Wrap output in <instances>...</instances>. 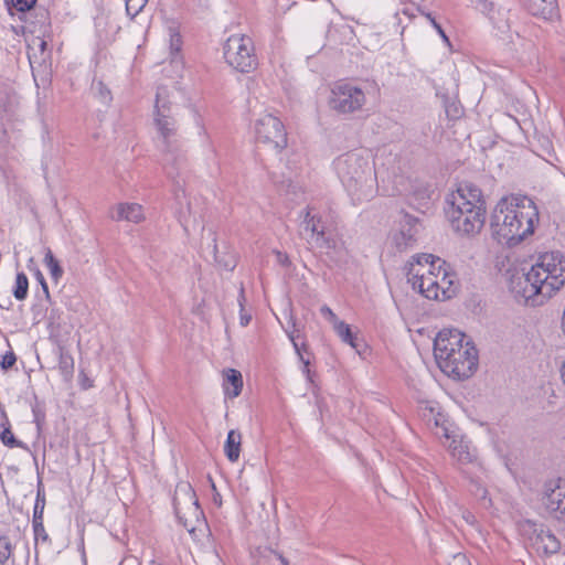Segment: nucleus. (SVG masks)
I'll return each mask as SVG.
<instances>
[{
    "instance_id": "1",
    "label": "nucleus",
    "mask_w": 565,
    "mask_h": 565,
    "mask_svg": "<svg viewBox=\"0 0 565 565\" xmlns=\"http://www.w3.org/2000/svg\"><path fill=\"white\" fill-rule=\"evenodd\" d=\"M537 222L539 211L530 198L505 196L497 203L490 225L499 242L514 246L534 233Z\"/></svg>"
},
{
    "instance_id": "2",
    "label": "nucleus",
    "mask_w": 565,
    "mask_h": 565,
    "mask_svg": "<svg viewBox=\"0 0 565 565\" xmlns=\"http://www.w3.org/2000/svg\"><path fill=\"white\" fill-rule=\"evenodd\" d=\"M437 365L456 380L471 377L479 365V352L472 339L458 329H443L434 340Z\"/></svg>"
},
{
    "instance_id": "3",
    "label": "nucleus",
    "mask_w": 565,
    "mask_h": 565,
    "mask_svg": "<svg viewBox=\"0 0 565 565\" xmlns=\"http://www.w3.org/2000/svg\"><path fill=\"white\" fill-rule=\"evenodd\" d=\"M445 210L451 228L460 236L472 237L484 226L487 207L482 191L472 182H461L447 199Z\"/></svg>"
},
{
    "instance_id": "4",
    "label": "nucleus",
    "mask_w": 565,
    "mask_h": 565,
    "mask_svg": "<svg viewBox=\"0 0 565 565\" xmlns=\"http://www.w3.org/2000/svg\"><path fill=\"white\" fill-rule=\"evenodd\" d=\"M153 125L158 135V148L163 154V167L169 178L179 175L174 166H181L183 156L178 138V120L173 111L169 92L158 87L153 109Z\"/></svg>"
},
{
    "instance_id": "5",
    "label": "nucleus",
    "mask_w": 565,
    "mask_h": 565,
    "mask_svg": "<svg viewBox=\"0 0 565 565\" xmlns=\"http://www.w3.org/2000/svg\"><path fill=\"white\" fill-rule=\"evenodd\" d=\"M334 170L353 201L362 202L373 196L376 173L373 162L359 151H350L338 157Z\"/></svg>"
},
{
    "instance_id": "6",
    "label": "nucleus",
    "mask_w": 565,
    "mask_h": 565,
    "mask_svg": "<svg viewBox=\"0 0 565 565\" xmlns=\"http://www.w3.org/2000/svg\"><path fill=\"white\" fill-rule=\"evenodd\" d=\"M531 270L545 289V295L552 297L565 284V256L558 250L541 254Z\"/></svg>"
},
{
    "instance_id": "7",
    "label": "nucleus",
    "mask_w": 565,
    "mask_h": 565,
    "mask_svg": "<svg viewBox=\"0 0 565 565\" xmlns=\"http://www.w3.org/2000/svg\"><path fill=\"white\" fill-rule=\"evenodd\" d=\"M300 217H302L300 235L309 245L324 250H331L337 247V239L332 231L316 209L308 206L300 213Z\"/></svg>"
},
{
    "instance_id": "8",
    "label": "nucleus",
    "mask_w": 565,
    "mask_h": 565,
    "mask_svg": "<svg viewBox=\"0 0 565 565\" xmlns=\"http://www.w3.org/2000/svg\"><path fill=\"white\" fill-rule=\"evenodd\" d=\"M225 61L241 73H249L257 67L253 40L244 34L231 35L223 47Z\"/></svg>"
},
{
    "instance_id": "9",
    "label": "nucleus",
    "mask_w": 565,
    "mask_h": 565,
    "mask_svg": "<svg viewBox=\"0 0 565 565\" xmlns=\"http://www.w3.org/2000/svg\"><path fill=\"white\" fill-rule=\"evenodd\" d=\"M509 288L514 298L526 306H542L551 298L545 295V289L536 277L532 276L531 268L526 273L513 274L510 278Z\"/></svg>"
},
{
    "instance_id": "10",
    "label": "nucleus",
    "mask_w": 565,
    "mask_h": 565,
    "mask_svg": "<svg viewBox=\"0 0 565 565\" xmlns=\"http://www.w3.org/2000/svg\"><path fill=\"white\" fill-rule=\"evenodd\" d=\"M254 132L257 142L277 152L284 150L288 145L287 131L282 121L271 114H264L256 119Z\"/></svg>"
},
{
    "instance_id": "11",
    "label": "nucleus",
    "mask_w": 565,
    "mask_h": 565,
    "mask_svg": "<svg viewBox=\"0 0 565 565\" xmlns=\"http://www.w3.org/2000/svg\"><path fill=\"white\" fill-rule=\"evenodd\" d=\"M330 107L339 114H353L366 104L365 92L349 82H339L331 90Z\"/></svg>"
},
{
    "instance_id": "12",
    "label": "nucleus",
    "mask_w": 565,
    "mask_h": 565,
    "mask_svg": "<svg viewBox=\"0 0 565 565\" xmlns=\"http://www.w3.org/2000/svg\"><path fill=\"white\" fill-rule=\"evenodd\" d=\"M420 228L422 224L417 217L408 213H402L390 233L391 244L398 252H405L414 248L416 246Z\"/></svg>"
},
{
    "instance_id": "13",
    "label": "nucleus",
    "mask_w": 565,
    "mask_h": 565,
    "mask_svg": "<svg viewBox=\"0 0 565 565\" xmlns=\"http://www.w3.org/2000/svg\"><path fill=\"white\" fill-rule=\"evenodd\" d=\"M407 276L414 289H417L427 299L438 300V273L430 268V263L424 260L420 264L411 263Z\"/></svg>"
},
{
    "instance_id": "14",
    "label": "nucleus",
    "mask_w": 565,
    "mask_h": 565,
    "mask_svg": "<svg viewBox=\"0 0 565 565\" xmlns=\"http://www.w3.org/2000/svg\"><path fill=\"white\" fill-rule=\"evenodd\" d=\"M413 260L418 264L422 260L430 263V268L438 273V300L449 299L456 294V274L445 260L431 254L413 256Z\"/></svg>"
},
{
    "instance_id": "15",
    "label": "nucleus",
    "mask_w": 565,
    "mask_h": 565,
    "mask_svg": "<svg viewBox=\"0 0 565 565\" xmlns=\"http://www.w3.org/2000/svg\"><path fill=\"white\" fill-rule=\"evenodd\" d=\"M111 220L116 222L127 221L132 223H140L145 220V212L142 205L135 202L118 203L110 213Z\"/></svg>"
},
{
    "instance_id": "16",
    "label": "nucleus",
    "mask_w": 565,
    "mask_h": 565,
    "mask_svg": "<svg viewBox=\"0 0 565 565\" xmlns=\"http://www.w3.org/2000/svg\"><path fill=\"white\" fill-rule=\"evenodd\" d=\"M531 540L535 550L544 555L555 554L561 548L557 537L550 530L543 527L535 529Z\"/></svg>"
},
{
    "instance_id": "17",
    "label": "nucleus",
    "mask_w": 565,
    "mask_h": 565,
    "mask_svg": "<svg viewBox=\"0 0 565 565\" xmlns=\"http://www.w3.org/2000/svg\"><path fill=\"white\" fill-rule=\"evenodd\" d=\"M472 6L476 7L483 14H487L493 25L504 31L509 28L507 12L501 11L500 9H495L494 3L489 0H469Z\"/></svg>"
},
{
    "instance_id": "18",
    "label": "nucleus",
    "mask_w": 565,
    "mask_h": 565,
    "mask_svg": "<svg viewBox=\"0 0 565 565\" xmlns=\"http://www.w3.org/2000/svg\"><path fill=\"white\" fill-rule=\"evenodd\" d=\"M526 10L534 17L552 19L557 12V0H523Z\"/></svg>"
},
{
    "instance_id": "19",
    "label": "nucleus",
    "mask_w": 565,
    "mask_h": 565,
    "mask_svg": "<svg viewBox=\"0 0 565 565\" xmlns=\"http://www.w3.org/2000/svg\"><path fill=\"white\" fill-rule=\"evenodd\" d=\"M223 387L226 395L230 397H237L243 388V377L241 372L235 369H228L225 372Z\"/></svg>"
},
{
    "instance_id": "20",
    "label": "nucleus",
    "mask_w": 565,
    "mask_h": 565,
    "mask_svg": "<svg viewBox=\"0 0 565 565\" xmlns=\"http://www.w3.org/2000/svg\"><path fill=\"white\" fill-rule=\"evenodd\" d=\"M241 433L235 429L230 430L225 440L224 452L231 462H236L238 460L241 454Z\"/></svg>"
},
{
    "instance_id": "21",
    "label": "nucleus",
    "mask_w": 565,
    "mask_h": 565,
    "mask_svg": "<svg viewBox=\"0 0 565 565\" xmlns=\"http://www.w3.org/2000/svg\"><path fill=\"white\" fill-rule=\"evenodd\" d=\"M448 448L452 458L461 463H469L473 459V455L470 452L468 444L462 439H452Z\"/></svg>"
},
{
    "instance_id": "22",
    "label": "nucleus",
    "mask_w": 565,
    "mask_h": 565,
    "mask_svg": "<svg viewBox=\"0 0 565 565\" xmlns=\"http://www.w3.org/2000/svg\"><path fill=\"white\" fill-rule=\"evenodd\" d=\"M57 351L58 370L65 379H68L74 373V359L72 354L63 345H58Z\"/></svg>"
},
{
    "instance_id": "23",
    "label": "nucleus",
    "mask_w": 565,
    "mask_h": 565,
    "mask_svg": "<svg viewBox=\"0 0 565 565\" xmlns=\"http://www.w3.org/2000/svg\"><path fill=\"white\" fill-rule=\"evenodd\" d=\"M169 32V49L172 61L179 57L182 50V36L180 34L179 26L175 23H171L168 28Z\"/></svg>"
},
{
    "instance_id": "24",
    "label": "nucleus",
    "mask_w": 565,
    "mask_h": 565,
    "mask_svg": "<svg viewBox=\"0 0 565 565\" xmlns=\"http://www.w3.org/2000/svg\"><path fill=\"white\" fill-rule=\"evenodd\" d=\"M561 495L565 497V490L563 491L559 486H557L556 489H546L548 507L552 510L559 512L561 514H565V503L559 499Z\"/></svg>"
},
{
    "instance_id": "25",
    "label": "nucleus",
    "mask_w": 565,
    "mask_h": 565,
    "mask_svg": "<svg viewBox=\"0 0 565 565\" xmlns=\"http://www.w3.org/2000/svg\"><path fill=\"white\" fill-rule=\"evenodd\" d=\"M43 262H44L45 266L47 267V269L50 270L52 279L55 282H57L62 278L64 270L61 267L58 260L53 255L51 248L45 249V255H44Z\"/></svg>"
},
{
    "instance_id": "26",
    "label": "nucleus",
    "mask_w": 565,
    "mask_h": 565,
    "mask_svg": "<svg viewBox=\"0 0 565 565\" xmlns=\"http://www.w3.org/2000/svg\"><path fill=\"white\" fill-rule=\"evenodd\" d=\"M288 338L292 342L295 351L297 352L300 361L303 363L302 372L306 373L309 376V373H310V370H309L310 361H309V359H306L303 353H302V351L307 352V350H308L307 344L306 343H301V345H299V343H298L299 334H298V330H296V329L292 330L291 332H288Z\"/></svg>"
},
{
    "instance_id": "27",
    "label": "nucleus",
    "mask_w": 565,
    "mask_h": 565,
    "mask_svg": "<svg viewBox=\"0 0 565 565\" xmlns=\"http://www.w3.org/2000/svg\"><path fill=\"white\" fill-rule=\"evenodd\" d=\"M337 334L340 337V339L344 342L358 350L359 344L356 343V335H354L351 331V328L348 323L344 321L337 322L335 326H333Z\"/></svg>"
},
{
    "instance_id": "28",
    "label": "nucleus",
    "mask_w": 565,
    "mask_h": 565,
    "mask_svg": "<svg viewBox=\"0 0 565 565\" xmlns=\"http://www.w3.org/2000/svg\"><path fill=\"white\" fill-rule=\"evenodd\" d=\"M45 500L44 498H40V493H38V498L35 500L34 509H33V519L32 524L34 529V533L39 534L44 531L43 526V510H44Z\"/></svg>"
},
{
    "instance_id": "29",
    "label": "nucleus",
    "mask_w": 565,
    "mask_h": 565,
    "mask_svg": "<svg viewBox=\"0 0 565 565\" xmlns=\"http://www.w3.org/2000/svg\"><path fill=\"white\" fill-rule=\"evenodd\" d=\"M29 291V279L23 271H20L15 276V282L13 288V296L17 300H24L28 297Z\"/></svg>"
},
{
    "instance_id": "30",
    "label": "nucleus",
    "mask_w": 565,
    "mask_h": 565,
    "mask_svg": "<svg viewBox=\"0 0 565 565\" xmlns=\"http://www.w3.org/2000/svg\"><path fill=\"white\" fill-rule=\"evenodd\" d=\"M1 443L8 448H26L25 444L18 440L9 427L0 433Z\"/></svg>"
},
{
    "instance_id": "31",
    "label": "nucleus",
    "mask_w": 565,
    "mask_h": 565,
    "mask_svg": "<svg viewBox=\"0 0 565 565\" xmlns=\"http://www.w3.org/2000/svg\"><path fill=\"white\" fill-rule=\"evenodd\" d=\"M31 264H33V259L32 258L30 259V264L28 265V267L33 273L35 280L41 286V288L43 290V294L45 296V299L49 302H51V295H50L49 286H47V282H46L42 271L36 266H34V268H32Z\"/></svg>"
},
{
    "instance_id": "32",
    "label": "nucleus",
    "mask_w": 565,
    "mask_h": 565,
    "mask_svg": "<svg viewBox=\"0 0 565 565\" xmlns=\"http://www.w3.org/2000/svg\"><path fill=\"white\" fill-rule=\"evenodd\" d=\"M237 301H238V306H239V323L242 327H246L250 322L252 317H250V315L245 312L244 305H245L246 298H245V290H244L243 284L239 287Z\"/></svg>"
},
{
    "instance_id": "33",
    "label": "nucleus",
    "mask_w": 565,
    "mask_h": 565,
    "mask_svg": "<svg viewBox=\"0 0 565 565\" xmlns=\"http://www.w3.org/2000/svg\"><path fill=\"white\" fill-rule=\"evenodd\" d=\"M94 88L97 93V97L99 98V100L102 103L108 104L111 102V99H113L111 92L102 81H98L94 85Z\"/></svg>"
},
{
    "instance_id": "34",
    "label": "nucleus",
    "mask_w": 565,
    "mask_h": 565,
    "mask_svg": "<svg viewBox=\"0 0 565 565\" xmlns=\"http://www.w3.org/2000/svg\"><path fill=\"white\" fill-rule=\"evenodd\" d=\"M148 0H126V11L130 17H136L147 4Z\"/></svg>"
},
{
    "instance_id": "35",
    "label": "nucleus",
    "mask_w": 565,
    "mask_h": 565,
    "mask_svg": "<svg viewBox=\"0 0 565 565\" xmlns=\"http://www.w3.org/2000/svg\"><path fill=\"white\" fill-rule=\"evenodd\" d=\"M11 555V544L4 536H0V565H3Z\"/></svg>"
},
{
    "instance_id": "36",
    "label": "nucleus",
    "mask_w": 565,
    "mask_h": 565,
    "mask_svg": "<svg viewBox=\"0 0 565 565\" xmlns=\"http://www.w3.org/2000/svg\"><path fill=\"white\" fill-rule=\"evenodd\" d=\"M422 14L430 22L433 28L441 36L443 41L449 45L450 44L449 38L446 35L441 25L436 21L435 17L430 12H422Z\"/></svg>"
},
{
    "instance_id": "37",
    "label": "nucleus",
    "mask_w": 565,
    "mask_h": 565,
    "mask_svg": "<svg viewBox=\"0 0 565 565\" xmlns=\"http://www.w3.org/2000/svg\"><path fill=\"white\" fill-rule=\"evenodd\" d=\"M11 3L18 11L24 12L32 9L35 6L36 0H11Z\"/></svg>"
},
{
    "instance_id": "38",
    "label": "nucleus",
    "mask_w": 565,
    "mask_h": 565,
    "mask_svg": "<svg viewBox=\"0 0 565 565\" xmlns=\"http://www.w3.org/2000/svg\"><path fill=\"white\" fill-rule=\"evenodd\" d=\"M60 318V312L56 309H52L50 311L47 323L50 328L51 335L55 334L56 329H58L60 323L56 321Z\"/></svg>"
},
{
    "instance_id": "39",
    "label": "nucleus",
    "mask_w": 565,
    "mask_h": 565,
    "mask_svg": "<svg viewBox=\"0 0 565 565\" xmlns=\"http://www.w3.org/2000/svg\"><path fill=\"white\" fill-rule=\"evenodd\" d=\"M185 494L189 497V500H190V503H191V507L194 509V512H199L200 511V505H199V501L198 499L195 498V492L194 490L192 489V487L190 484H185L181 488Z\"/></svg>"
},
{
    "instance_id": "40",
    "label": "nucleus",
    "mask_w": 565,
    "mask_h": 565,
    "mask_svg": "<svg viewBox=\"0 0 565 565\" xmlns=\"http://www.w3.org/2000/svg\"><path fill=\"white\" fill-rule=\"evenodd\" d=\"M15 361V353L12 350H10L2 356L0 365L3 370H8L14 365Z\"/></svg>"
},
{
    "instance_id": "41",
    "label": "nucleus",
    "mask_w": 565,
    "mask_h": 565,
    "mask_svg": "<svg viewBox=\"0 0 565 565\" xmlns=\"http://www.w3.org/2000/svg\"><path fill=\"white\" fill-rule=\"evenodd\" d=\"M320 313L329 321L331 322L333 326L337 324V322H339L340 320L338 319L337 315L332 311V309L327 306V305H323L321 308H320Z\"/></svg>"
},
{
    "instance_id": "42",
    "label": "nucleus",
    "mask_w": 565,
    "mask_h": 565,
    "mask_svg": "<svg viewBox=\"0 0 565 565\" xmlns=\"http://www.w3.org/2000/svg\"><path fill=\"white\" fill-rule=\"evenodd\" d=\"M448 565H470L465 555L457 554L454 556L452 562Z\"/></svg>"
},
{
    "instance_id": "43",
    "label": "nucleus",
    "mask_w": 565,
    "mask_h": 565,
    "mask_svg": "<svg viewBox=\"0 0 565 565\" xmlns=\"http://www.w3.org/2000/svg\"><path fill=\"white\" fill-rule=\"evenodd\" d=\"M462 518H463V520H465L468 524H475V522H476V518H475V515H473L471 512H469V511H466V510H465V511L462 512Z\"/></svg>"
},
{
    "instance_id": "44",
    "label": "nucleus",
    "mask_w": 565,
    "mask_h": 565,
    "mask_svg": "<svg viewBox=\"0 0 565 565\" xmlns=\"http://www.w3.org/2000/svg\"><path fill=\"white\" fill-rule=\"evenodd\" d=\"M173 509H174V513L177 516H180V513H181V508H180V503L178 501V498L175 497L173 499Z\"/></svg>"
},
{
    "instance_id": "45",
    "label": "nucleus",
    "mask_w": 565,
    "mask_h": 565,
    "mask_svg": "<svg viewBox=\"0 0 565 565\" xmlns=\"http://www.w3.org/2000/svg\"><path fill=\"white\" fill-rule=\"evenodd\" d=\"M39 49L41 51V53H44L47 49V42L43 39H39Z\"/></svg>"
},
{
    "instance_id": "46",
    "label": "nucleus",
    "mask_w": 565,
    "mask_h": 565,
    "mask_svg": "<svg viewBox=\"0 0 565 565\" xmlns=\"http://www.w3.org/2000/svg\"><path fill=\"white\" fill-rule=\"evenodd\" d=\"M275 562L278 563V565H289L286 558H284L281 555L275 554Z\"/></svg>"
},
{
    "instance_id": "47",
    "label": "nucleus",
    "mask_w": 565,
    "mask_h": 565,
    "mask_svg": "<svg viewBox=\"0 0 565 565\" xmlns=\"http://www.w3.org/2000/svg\"><path fill=\"white\" fill-rule=\"evenodd\" d=\"M90 386H92L90 381H89V380H87V379H85V380H84V382L82 383V387H83L84 390H87V388H89Z\"/></svg>"
},
{
    "instance_id": "48",
    "label": "nucleus",
    "mask_w": 565,
    "mask_h": 565,
    "mask_svg": "<svg viewBox=\"0 0 565 565\" xmlns=\"http://www.w3.org/2000/svg\"><path fill=\"white\" fill-rule=\"evenodd\" d=\"M33 413H34V419H35L36 424L40 425V414H39V412L33 409Z\"/></svg>"
},
{
    "instance_id": "49",
    "label": "nucleus",
    "mask_w": 565,
    "mask_h": 565,
    "mask_svg": "<svg viewBox=\"0 0 565 565\" xmlns=\"http://www.w3.org/2000/svg\"><path fill=\"white\" fill-rule=\"evenodd\" d=\"M225 268L228 270H233L235 268V263L233 264H225Z\"/></svg>"
},
{
    "instance_id": "50",
    "label": "nucleus",
    "mask_w": 565,
    "mask_h": 565,
    "mask_svg": "<svg viewBox=\"0 0 565 565\" xmlns=\"http://www.w3.org/2000/svg\"><path fill=\"white\" fill-rule=\"evenodd\" d=\"M443 430H444V435H445V437H446V438H449V435H448V433H447V429H446V428H443Z\"/></svg>"
},
{
    "instance_id": "51",
    "label": "nucleus",
    "mask_w": 565,
    "mask_h": 565,
    "mask_svg": "<svg viewBox=\"0 0 565 565\" xmlns=\"http://www.w3.org/2000/svg\"><path fill=\"white\" fill-rule=\"evenodd\" d=\"M451 113H458V108L451 109Z\"/></svg>"
},
{
    "instance_id": "52",
    "label": "nucleus",
    "mask_w": 565,
    "mask_h": 565,
    "mask_svg": "<svg viewBox=\"0 0 565 565\" xmlns=\"http://www.w3.org/2000/svg\"><path fill=\"white\" fill-rule=\"evenodd\" d=\"M451 113H458V108L451 109Z\"/></svg>"
}]
</instances>
